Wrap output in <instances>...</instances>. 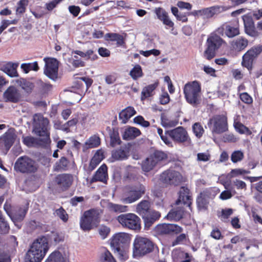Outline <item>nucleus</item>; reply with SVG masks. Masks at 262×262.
Wrapping results in <instances>:
<instances>
[{
    "label": "nucleus",
    "mask_w": 262,
    "mask_h": 262,
    "mask_svg": "<svg viewBox=\"0 0 262 262\" xmlns=\"http://www.w3.org/2000/svg\"><path fill=\"white\" fill-rule=\"evenodd\" d=\"M49 249L47 238L42 237L32 243L28 251L26 259L29 262H40Z\"/></svg>",
    "instance_id": "obj_1"
},
{
    "label": "nucleus",
    "mask_w": 262,
    "mask_h": 262,
    "mask_svg": "<svg viewBox=\"0 0 262 262\" xmlns=\"http://www.w3.org/2000/svg\"><path fill=\"white\" fill-rule=\"evenodd\" d=\"M33 131L36 135L42 137L43 144H47L50 141L49 121L40 114H36L33 116Z\"/></svg>",
    "instance_id": "obj_2"
},
{
    "label": "nucleus",
    "mask_w": 262,
    "mask_h": 262,
    "mask_svg": "<svg viewBox=\"0 0 262 262\" xmlns=\"http://www.w3.org/2000/svg\"><path fill=\"white\" fill-rule=\"evenodd\" d=\"M183 91L185 98L188 103L194 106L200 103L201 88L198 81H194L186 83Z\"/></svg>",
    "instance_id": "obj_3"
},
{
    "label": "nucleus",
    "mask_w": 262,
    "mask_h": 262,
    "mask_svg": "<svg viewBox=\"0 0 262 262\" xmlns=\"http://www.w3.org/2000/svg\"><path fill=\"white\" fill-rule=\"evenodd\" d=\"M154 249L152 242L146 237L137 236L134 242L133 255L142 257L150 253Z\"/></svg>",
    "instance_id": "obj_4"
},
{
    "label": "nucleus",
    "mask_w": 262,
    "mask_h": 262,
    "mask_svg": "<svg viewBox=\"0 0 262 262\" xmlns=\"http://www.w3.org/2000/svg\"><path fill=\"white\" fill-rule=\"evenodd\" d=\"M100 211L92 209L85 211L81 216L80 225L84 231H89L96 226L99 222Z\"/></svg>",
    "instance_id": "obj_5"
},
{
    "label": "nucleus",
    "mask_w": 262,
    "mask_h": 262,
    "mask_svg": "<svg viewBox=\"0 0 262 262\" xmlns=\"http://www.w3.org/2000/svg\"><path fill=\"white\" fill-rule=\"evenodd\" d=\"M225 44L226 42L221 37L215 34H211L207 40V48L204 52V57L209 60L212 59L215 56L216 51Z\"/></svg>",
    "instance_id": "obj_6"
},
{
    "label": "nucleus",
    "mask_w": 262,
    "mask_h": 262,
    "mask_svg": "<svg viewBox=\"0 0 262 262\" xmlns=\"http://www.w3.org/2000/svg\"><path fill=\"white\" fill-rule=\"evenodd\" d=\"M145 192V187L139 184L129 189H126L122 193L120 200L124 204H131L139 200Z\"/></svg>",
    "instance_id": "obj_7"
},
{
    "label": "nucleus",
    "mask_w": 262,
    "mask_h": 262,
    "mask_svg": "<svg viewBox=\"0 0 262 262\" xmlns=\"http://www.w3.org/2000/svg\"><path fill=\"white\" fill-rule=\"evenodd\" d=\"M130 241V237L129 234L124 232L118 233L112 237L111 246L114 252L122 255L123 248L128 245Z\"/></svg>",
    "instance_id": "obj_8"
},
{
    "label": "nucleus",
    "mask_w": 262,
    "mask_h": 262,
    "mask_svg": "<svg viewBox=\"0 0 262 262\" xmlns=\"http://www.w3.org/2000/svg\"><path fill=\"white\" fill-rule=\"evenodd\" d=\"M14 168L22 173L35 172L37 169L35 162L27 156L19 157L16 161Z\"/></svg>",
    "instance_id": "obj_9"
},
{
    "label": "nucleus",
    "mask_w": 262,
    "mask_h": 262,
    "mask_svg": "<svg viewBox=\"0 0 262 262\" xmlns=\"http://www.w3.org/2000/svg\"><path fill=\"white\" fill-rule=\"evenodd\" d=\"M118 222L123 226L134 230H139L141 228L140 219L134 213H126L119 215Z\"/></svg>",
    "instance_id": "obj_10"
},
{
    "label": "nucleus",
    "mask_w": 262,
    "mask_h": 262,
    "mask_svg": "<svg viewBox=\"0 0 262 262\" xmlns=\"http://www.w3.org/2000/svg\"><path fill=\"white\" fill-rule=\"evenodd\" d=\"M208 125L213 134H222L228 129L227 118L224 115L214 116L209 119Z\"/></svg>",
    "instance_id": "obj_11"
},
{
    "label": "nucleus",
    "mask_w": 262,
    "mask_h": 262,
    "mask_svg": "<svg viewBox=\"0 0 262 262\" xmlns=\"http://www.w3.org/2000/svg\"><path fill=\"white\" fill-rule=\"evenodd\" d=\"M160 180L164 184L176 186L182 182L183 177L179 171L169 169L161 174Z\"/></svg>",
    "instance_id": "obj_12"
},
{
    "label": "nucleus",
    "mask_w": 262,
    "mask_h": 262,
    "mask_svg": "<svg viewBox=\"0 0 262 262\" xmlns=\"http://www.w3.org/2000/svg\"><path fill=\"white\" fill-rule=\"evenodd\" d=\"M169 136L176 143L191 144V140L187 130L182 126L167 132Z\"/></svg>",
    "instance_id": "obj_13"
},
{
    "label": "nucleus",
    "mask_w": 262,
    "mask_h": 262,
    "mask_svg": "<svg viewBox=\"0 0 262 262\" xmlns=\"http://www.w3.org/2000/svg\"><path fill=\"white\" fill-rule=\"evenodd\" d=\"M230 8L231 7L229 6L216 5L196 11L194 13L205 18H210L215 15L228 11Z\"/></svg>",
    "instance_id": "obj_14"
},
{
    "label": "nucleus",
    "mask_w": 262,
    "mask_h": 262,
    "mask_svg": "<svg viewBox=\"0 0 262 262\" xmlns=\"http://www.w3.org/2000/svg\"><path fill=\"white\" fill-rule=\"evenodd\" d=\"M262 51V46L253 47L249 50L243 56L242 65L248 70L252 68L253 61Z\"/></svg>",
    "instance_id": "obj_15"
},
{
    "label": "nucleus",
    "mask_w": 262,
    "mask_h": 262,
    "mask_svg": "<svg viewBox=\"0 0 262 262\" xmlns=\"http://www.w3.org/2000/svg\"><path fill=\"white\" fill-rule=\"evenodd\" d=\"M46 67L44 73L49 78L55 80L57 78L58 62L55 58H45Z\"/></svg>",
    "instance_id": "obj_16"
},
{
    "label": "nucleus",
    "mask_w": 262,
    "mask_h": 262,
    "mask_svg": "<svg viewBox=\"0 0 262 262\" xmlns=\"http://www.w3.org/2000/svg\"><path fill=\"white\" fill-rule=\"evenodd\" d=\"M183 231V228L176 225L171 224H161L154 228L155 232L159 235L168 234L172 233L178 234Z\"/></svg>",
    "instance_id": "obj_17"
},
{
    "label": "nucleus",
    "mask_w": 262,
    "mask_h": 262,
    "mask_svg": "<svg viewBox=\"0 0 262 262\" xmlns=\"http://www.w3.org/2000/svg\"><path fill=\"white\" fill-rule=\"evenodd\" d=\"M244 21L245 33L252 37H257L260 35L254 26V21L251 16L246 14L242 16Z\"/></svg>",
    "instance_id": "obj_18"
},
{
    "label": "nucleus",
    "mask_w": 262,
    "mask_h": 262,
    "mask_svg": "<svg viewBox=\"0 0 262 262\" xmlns=\"http://www.w3.org/2000/svg\"><path fill=\"white\" fill-rule=\"evenodd\" d=\"M73 181V177L70 174H60L57 176L55 178L56 184L62 190L68 189L72 185Z\"/></svg>",
    "instance_id": "obj_19"
},
{
    "label": "nucleus",
    "mask_w": 262,
    "mask_h": 262,
    "mask_svg": "<svg viewBox=\"0 0 262 262\" xmlns=\"http://www.w3.org/2000/svg\"><path fill=\"white\" fill-rule=\"evenodd\" d=\"M15 138L13 130H9L0 137V148L8 150L12 145Z\"/></svg>",
    "instance_id": "obj_20"
},
{
    "label": "nucleus",
    "mask_w": 262,
    "mask_h": 262,
    "mask_svg": "<svg viewBox=\"0 0 262 262\" xmlns=\"http://www.w3.org/2000/svg\"><path fill=\"white\" fill-rule=\"evenodd\" d=\"M154 12L156 13L157 18L161 20L164 25L169 28H172L173 27L174 23L170 20L168 13L163 8L161 7L156 8L154 10Z\"/></svg>",
    "instance_id": "obj_21"
},
{
    "label": "nucleus",
    "mask_w": 262,
    "mask_h": 262,
    "mask_svg": "<svg viewBox=\"0 0 262 262\" xmlns=\"http://www.w3.org/2000/svg\"><path fill=\"white\" fill-rule=\"evenodd\" d=\"M107 178V168L105 164H103L97 170L95 175L91 179V183L96 181H100L103 183H105Z\"/></svg>",
    "instance_id": "obj_22"
},
{
    "label": "nucleus",
    "mask_w": 262,
    "mask_h": 262,
    "mask_svg": "<svg viewBox=\"0 0 262 262\" xmlns=\"http://www.w3.org/2000/svg\"><path fill=\"white\" fill-rule=\"evenodd\" d=\"M27 209L25 207H16L13 208V213L10 217V219L14 223V224L16 226H18V228H20V227H19V226L17 225L16 223L17 222H20L24 220L27 213Z\"/></svg>",
    "instance_id": "obj_23"
},
{
    "label": "nucleus",
    "mask_w": 262,
    "mask_h": 262,
    "mask_svg": "<svg viewBox=\"0 0 262 262\" xmlns=\"http://www.w3.org/2000/svg\"><path fill=\"white\" fill-rule=\"evenodd\" d=\"M160 216L161 214L158 211L150 209L148 213L142 217L145 227L149 228Z\"/></svg>",
    "instance_id": "obj_24"
},
{
    "label": "nucleus",
    "mask_w": 262,
    "mask_h": 262,
    "mask_svg": "<svg viewBox=\"0 0 262 262\" xmlns=\"http://www.w3.org/2000/svg\"><path fill=\"white\" fill-rule=\"evenodd\" d=\"M191 198L189 194V190L185 187H182L179 192V198L177 201V204L179 205L182 203L186 205L188 207H190L191 204Z\"/></svg>",
    "instance_id": "obj_25"
},
{
    "label": "nucleus",
    "mask_w": 262,
    "mask_h": 262,
    "mask_svg": "<svg viewBox=\"0 0 262 262\" xmlns=\"http://www.w3.org/2000/svg\"><path fill=\"white\" fill-rule=\"evenodd\" d=\"M4 97L7 101L17 102L20 98V94L14 86L9 87L4 94Z\"/></svg>",
    "instance_id": "obj_26"
},
{
    "label": "nucleus",
    "mask_w": 262,
    "mask_h": 262,
    "mask_svg": "<svg viewBox=\"0 0 262 262\" xmlns=\"http://www.w3.org/2000/svg\"><path fill=\"white\" fill-rule=\"evenodd\" d=\"M225 34L229 38L234 37L239 34V25L237 23L235 24H225L223 26Z\"/></svg>",
    "instance_id": "obj_27"
},
{
    "label": "nucleus",
    "mask_w": 262,
    "mask_h": 262,
    "mask_svg": "<svg viewBox=\"0 0 262 262\" xmlns=\"http://www.w3.org/2000/svg\"><path fill=\"white\" fill-rule=\"evenodd\" d=\"M129 149L128 147H122L112 151V157L115 160L126 159L129 157Z\"/></svg>",
    "instance_id": "obj_28"
},
{
    "label": "nucleus",
    "mask_w": 262,
    "mask_h": 262,
    "mask_svg": "<svg viewBox=\"0 0 262 262\" xmlns=\"http://www.w3.org/2000/svg\"><path fill=\"white\" fill-rule=\"evenodd\" d=\"M248 40L242 37H238L232 40L231 46L233 50L236 51H241L244 50L248 46Z\"/></svg>",
    "instance_id": "obj_29"
},
{
    "label": "nucleus",
    "mask_w": 262,
    "mask_h": 262,
    "mask_svg": "<svg viewBox=\"0 0 262 262\" xmlns=\"http://www.w3.org/2000/svg\"><path fill=\"white\" fill-rule=\"evenodd\" d=\"M141 134L140 130L135 127H128L124 129L122 134L124 140H131L138 137Z\"/></svg>",
    "instance_id": "obj_30"
},
{
    "label": "nucleus",
    "mask_w": 262,
    "mask_h": 262,
    "mask_svg": "<svg viewBox=\"0 0 262 262\" xmlns=\"http://www.w3.org/2000/svg\"><path fill=\"white\" fill-rule=\"evenodd\" d=\"M136 112L134 108L132 106H128L123 110L119 114V118L122 123H126L128 120L136 114Z\"/></svg>",
    "instance_id": "obj_31"
},
{
    "label": "nucleus",
    "mask_w": 262,
    "mask_h": 262,
    "mask_svg": "<svg viewBox=\"0 0 262 262\" xmlns=\"http://www.w3.org/2000/svg\"><path fill=\"white\" fill-rule=\"evenodd\" d=\"M0 262H11L9 253L7 251L5 242L0 237Z\"/></svg>",
    "instance_id": "obj_32"
},
{
    "label": "nucleus",
    "mask_w": 262,
    "mask_h": 262,
    "mask_svg": "<svg viewBox=\"0 0 262 262\" xmlns=\"http://www.w3.org/2000/svg\"><path fill=\"white\" fill-rule=\"evenodd\" d=\"M150 203L147 201H142L136 206V212L142 217L150 210Z\"/></svg>",
    "instance_id": "obj_33"
},
{
    "label": "nucleus",
    "mask_w": 262,
    "mask_h": 262,
    "mask_svg": "<svg viewBox=\"0 0 262 262\" xmlns=\"http://www.w3.org/2000/svg\"><path fill=\"white\" fill-rule=\"evenodd\" d=\"M45 262H67L66 257L59 251L51 253Z\"/></svg>",
    "instance_id": "obj_34"
},
{
    "label": "nucleus",
    "mask_w": 262,
    "mask_h": 262,
    "mask_svg": "<svg viewBox=\"0 0 262 262\" xmlns=\"http://www.w3.org/2000/svg\"><path fill=\"white\" fill-rule=\"evenodd\" d=\"M157 86L158 84L155 83L144 88L141 92V100H144L146 98L152 96L154 93V90Z\"/></svg>",
    "instance_id": "obj_35"
},
{
    "label": "nucleus",
    "mask_w": 262,
    "mask_h": 262,
    "mask_svg": "<svg viewBox=\"0 0 262 262\" xmlns=\"http://www.w3.org/2000/svg\"><path fill=\"white\" fill-rule=\"evenodd\" d=\"M157 165L151 156L144 160L142 163V169L145 172H149Z\"/></svg>",
    "instance_id": "obj_36"
},
{
    "label": "nucleus",
    "mask_w": 262,
    "mask_h": 262,
    "mask_svg": "<svg viewBox=\"0 0 262 262\" xmlns=\"http://www.w3.org/2000/svg\"><path fill=\"white\" fill-rule=\"evenodd\" d=\"M5 243L7 251L9 254L10 253H13L16 250V248L18 245L16 238L13 235L10 236Z\"/></svg>",
    "instance_id": "obj_37"
},
{
    "label": "nucleus",
    "mask_w": 262,
    "mask_h": 262,
    "mask_svg": "<svg viewBox=\"0 0 262 262\" xmlns=\"http://www.w3.org/2000/svg\"><path fill=\"white\" fill-rule=\"evenodd\" d=\"M69 164V161L64 157H61L53 166L55 171H60L66 170Z\"/></svg>",
    "instance_id": "obj_38"
},
{
    "label": "nucleus",
    "mask_w": 262,
    "mask_h": 262,
    "mask_svg": "<svg viewBox=\"0 0 262 262\" xmlns=\"http://www.w3.org/2000/svg\"><path fill=\"white\" fill-rule=\"evenodd\" d=\"M108 209L111 211L116 213L124 212L128 211V207L127 206L114 204L109 203L107 205Z\"/></svg>",
    "instance_id": "obj_39"
},
{
    "label": "nucleus",
    "mask_w": 262,
    "mask_h": 262,
    "mask_svg": "<svg viewBox=\"0 0 262 262\" xmlns=\"http://www.w3.org/2000/svg\"><path fill=\"white\" fill-rule=\"evenodd\" d=\"M157 165L167 159V155L163 151L157 150L150 155Z\"/></svg>",
    "instance_id": "obj_40"
},
{
    "label": "nucleus",
    "mask_w": 262,
    "mask_h": 262,
    "mask_svg": "<svg viewBox=\"0 0 262 262\" xmlns=\"http://www.w3.org/2000/svg\"><path fill=\"white\" fill-rule=\"evenodd\" d=\"M20 68L25 73H28L32 70L37 71L39 70V67L37 61L32 63H22L20 66Z\"/></svg>",
    "instance_id": "obj_41"
},
{
    "label": "nucleus",
    "mask_w": 262,
    "mask_h": 262,
    "mask_svg": "<svg viewBox=\"0 0 262 262\" xmlns=\"http://www.w3.org/2000/svg\"><path fill=\"white\" fill-rule=\"evenodd\" d=\"M250 171L243 168H235L231 170V171L227 174V177L229 179L237 177L239 176H242L246 174L250 173Z\"/></svg>",
    "instance_id": "obj_42"
},
{
    "label": "nucleus",
    "mask_w": 262,
    "mask_h": 262,
    "mask_svg": "<svg viewBox=\"0 0 262 262\" xmlns=\"http://www.w3.org/2000/svg\"><path fill=\"white\" fill-rule=\"evenodd\" d=\"M183 212L181 209H172L167 214V217L169 220H179L182 217Z\"/></svg>",
    "instance_id": "obj_43"
},
{
    "label": "nucleus",
    "mask_w": 262,
    "mask_h": 262,
    "mask_svg": "<svg viewBox=\"0 0 262 262\" xmlns=\"http://www.w3.org/2000/svg\"><path fill=\"white\" fill-rule=\"evenodd\" d=\"M74 53L85 59H91L92 60H95L96 58V55L94 54V52L92 50H88L85 52L76 50L74 51Z\"/></svg>",
    "instance_id": "obj_44"
},
{
    "label": "nucleus",
    "mask_w": 262,
    "mask_h": 262,
    "mask_svg": "<svg viewBox=\"0 0 262 262\" xmlns=\"http://www.w3.org/2000/svg\"><path fill=\"white\" fill-rule=\"evenodd\" d=\"M198 206L200 208H205L208 203V196L205 192L201 193L196 200Z\"/></svg>",
    "instance_id": "obj_45"
},
{
    "label": "nucleus",
    "mask_w": 262,
    "mask_h": 262,
    "mask_svg": "<svg viewBox=\"0 0 262 262\" xmlns=\"http://www.w3.org/2000/svg\"><path fill=\"white\" fill-rule=\"evenodd\" d=\"M98 232L101 238L103 239L106 238L110 233L111 228L109 226L104 224L100 225L98 227Z\"/></svg>",
    "instance_id": "obj_46"
},
{
    "label": "nucleus",
    "mask_w": 262,
    "mask_h": 262,
    "mask_svg": "<svg viewBox=\"0 0 262 262\" xmlns=\"http://www.w3.org/2000/svg\"><path fill=\"white\" fill-rule=\"evenodd\" d=\"M129 75L134 80H137L143 75L142 70L140 65H136L130 71Z\"/></svg>",
    "instance_id": "obj_47"
},
{
    "label": "nucleus",
    "mask_w": 262,
    "mask_h": 262,
    "mask_svg": "<svg viewBox=\"0 0 262 262\" xmlns=\"http://www.w3.org/2000/svg\"><path fill=\"white\" fill-rule=\"evenodd\" d=\"M100 260L101 262H116L110 252L105 249L102 251Z\"/></svg>",
    "instance_id": "obj_48"
},
{
    "label": "nucleus",
    "mask_w": 262,
    "mask_h": 262,
    "mask_svg": "<svg viewBox=\"0 0 262 262\" xmlns=\"http://www.w3.org/2000/svg\"><path fill=\"white\" fill-rule=\"evenodd\" d=\"M100 144V139L96 135L90 137L85 142L88 148H94L97 147Z\"/></svg>",
    "instance_id": "obj_49"
},
{
    "label": "nucleus",
    "mask_w": 262,
    "mask_h": 262,
    "mask_svg": "<svg viewBox=\"0 0 262 262\" xmlns=\"http://www.w3.org/2000/svg\"><path fill=\"white\" fill-rule=\"evenodd\" d=\"M162 125L165 127H172L176 126L178 123L177 119H172L166 117H161Z\"/></svg>",
    "instance_id": "obj_50"
},
{
    "label": "nucleus",
    "mask_w": 262,
    "mask_h": 262,
    "mask_svg": "<svg viewBox=\"0 0 262 262\" xmlns=\"http://www.w3.org/2000/svg\"><path fill=\"white\" fill-rule=\"evenodd\" d=\"M244 158V152L241 150L234 151L231 155V160L233 163L242 161Z\"/></svg>",
    "instance_id": "obj_51"
},
{
    "label": "nucleus",
    "mask_w": 262,
    "mask_h": 262,
    "mask_svg": "<svg viewBox=\"0 0 262 262\" xmlns=\"http://www.w3.org/2000/svg\"><path fill=\"white\" fill-rule=\"evenodd\" d=\"M251 216L253 222L255 224L262 225V216L260 215L257 208L254 207L252 208Z\"/></svg>",
    "instance_id": "obj_52"
},
{
    "label": "nucleus",
    "mask_w": 262,
    "mask_h": 262,
    "mask_svg": "<svg viewBox=\"0 0 262 262\" xmlns=\"http://www.w3.org/2000/svg\"><path fill=\"white\" fill-rule=\"evenodd\" d=\"M111 143L110 144L112 147H115L117 145H119L121 143V140L119 133L117 131H113L110 134Z\"/></svg>",
    "instance_id": "obj_53"
},
{
    "label": "nucleus",
    "mask_w": 262,
    "mask_h": 262,
    "mask_svg": "<svg viewBox=\"0 0 262 262\" xmlns=\"http://www.w3.org/2000/svg\"><path fill=\"white\" fill-rule=\"evenodd\" d=\"M28 4V0H20L17 4V7L16 10V14H22L24 13Z\"/></svg>",
    "instance_id": "obj_54"
},
{
    "label": "nucleus",
    "mask_w": 262,
    "mask_h": 262,
    "mask_svg": "<svg viewBox=\"0 0 262 262\" xmlns=\"http://www.w3.org/2000/svg\"><path fill=\"white\" fill-rule=\"evenodd\" d=\"M106 36L110 38L111 41H116L119 45H122L124 42L122 36L118 34L108 33Z\"/></svg>",
    "instance_id": "obj_55"
},
{
    "label": "nucleus",
    "mask_w": 262,
    "mask_h": 262,
    "mask_svg": "<svg viewBox=\"0 0 262 262\" xmlns=\"http://www.w3.org/2000/svg\"><path fill=\"white\" fill-rule=\"evenodd\" d=\"M192 129L195 135L198 138H200L204 132L203 127L199 123H195L193 124Z\"/></svg>",
    "instance_id": "obj_56"
},
{
    "label": "nucleus",
    "mask_w": 262,
    "mask_h": 262,
    "mask_svg": "<svg viewBox=\"0 0 262 262\" xmlns=\"http://www.w3.org/2000/svg\"><path fill=\"white\" fill-rule=\"evenodd\" d=\"M10 229L9 226L5 219L3 217L0 220V233H7Z\"/></svg>",
    "instance_id": "obj_57"
},
{
    "label": "nucleus",
    "mask_w": 262,
    "mask_h": 262,
    "mask_svg": "<svg viewBox=\"0 0 262 262\" xmlns=\"http://www.w3.org/2000/svg\"><path fill=\"white\" fill-rule=\"evenodd\" d=\"M24 143L28 146H33L38 144L37 139L33 137L27 136L24 138Z\"/></svg>",
    "instance_id": "obj_58"
},
{
    "label": "nucleus",
    "mask_w": 262,
    "mask_h": 262,
    "mask_svg": "<svg viewBox=\"0 0 262 262\" xmlns=\"http://www.w3.org/2000/svg\"><path fill=\"white\" fill-rule=\"evenodd\" d=\"M19 83L21 88L27 93L30 92L33 88L32 83L25 79L20 80Z\"/></svg>",
    "instance_id": "obj_59"
},
{
    "label": "nucleus",
    "mask_w": 262,
    "mask_h": 262,
    "mask_svg": "<svg viewBox=\"0 0 262 262\" xmlns=\"http://www.w3.org/2000/svg\"><path fill=\"white\" fill-rule=\"evenodd\" d=\"M55 213L63 222L67 221L68 219V214L62 207H60V208L56 209Z\"/></svg>",
    "instance_id": "obj_60"
},
{
    "label": "nucleus",
    "mask_w": 262,
    "mask_h": 262,
    "mask_svg": "<svg viewBox=\"0 0 262 262\" xmlns=\"http://www.w3.org/2000/svg\"><path fill=\"white\" fill-rule=\"evenodd\" d=\"M134 121L135 123L140 125L141 126L147 127L150 125L148 121L145 120L144 118L141 116H138L134 119Z\"/></svg>",
    "instance_id": "obj_61"
},
{
    "label": "nucleus",
    "mask_w": 262,
    "mask_h": 262,
    "mask_svg": "<svg viewBox=\"0 0 262 262\" xmlns=\"http://www.w3.org/2000/svg\"><path fill=\"white\" fill-rule=\"evenodd\" d=\"M187 239V235L182 233L178 236L172 243V246H174L179 244H183Z\"/></svg>",
    "instance_id": "obj_62"
},
{
    "label": "nucleus",
    "mask_w": 262,
    "mask_h": 262,
    "mask_svg": "<svg viewBox=\"0 0 262 262\" xmlns=\"http://www.w3.org/2000/svg\"><path fill=\"white\" fill-rule=\"evenodd\" d=\"M233 185L237 189H243L246 190L247 185L246 183L242 180L235 179L233 181Z\"/></svg>",
    "instance_id": "obj_63"
},
{
    "label": "nucleus",
    "mask_w": 262,
    "mask_h": 262,
    "mask_svg": "<svg viewBox=\"0 0 262 262\" xmlns=\"http://www.w3.org/2000/svg\"><path fill=\"white\" fill-rule=\"evenodd\" d=\"M233 212V210L232 209H223L222 211L221 220L224 222H226L227 220L232 214Z\"/></svg>",
    "instance_id": "obj_64"
}]
</instances>
